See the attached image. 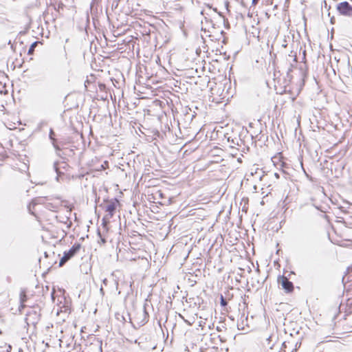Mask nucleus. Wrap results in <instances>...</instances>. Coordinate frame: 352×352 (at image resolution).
I'll return each mask as SVG.
<instances>
[{"label":"nucleus","mask_w":352,"mask_h":352,"mask_svg":"<svg viewBox=\"0 0 352 352\" xmlns=\"http://www.w3.org/2000/svg\"><path fill=\"white\" fill-rule=\"evenodd\" d=\"M61 206V203L60 201L57 202H46L45 203V208L49 210L56 212L59 207Z\"/></svg>","instance_id":"0eeeda50"},{"label":"nucleus","mask_w":352,"mask_h":352,"mask_svg":"<svg viewBox=\"0 0 352 352\" xmlns=\"http://www.w3.org/2000/svg\"><path fill=\"white\" fill-rule=\"evenodd\" d=\"M294 67H292L291 65L289 64V67L288 68L287 72V74L288 76H289L290 72H292V69H293Z\"/></svg>","instance_id":"a211bd4d"},{"label":"nucleus","mask_w":352,"mask_h":352,"mask_svg":"<svg viewBox=\"0 0 352 352\" xmlns=\"http://www.w3.org/2000/svg\"><path fill=\"white\" fill-rule=\"evenodd\" d=\"M107 282H108V280H107V278H104V279L102 280V283H103V284H104V285H107Z\"/></svg>","instance_id":"4be33fe9"},{"label":"nucleus","mask_w":352,"mask_h":352,"mask_svg":"<svg viewBox=\"0 0 352 352\" xmlns=\"http://www.w3.org/2000/svg\"><path fill=\"white\" fill-rule=\"evenodd\" d=\"M27 300H28V297L25 294V290L21 291L20 296H19L20 305L19 307V311L20 312H21L22 310L28 306L25 304V302H27Z\"/></svg>","instance_id":"39448f33"},{"label":"nucleus","mask_w":352,"mask_h":352,"mask_svg":"<svg viewBox=\"0 0 352 352\" xmlns=\"http://www.w3.org/2000/svg\"><path fill=\"white\" fill-rule=\"evenodd\" d=\"M278 283L287 293L292 292L294 290L293 283L291 282L289 278L285 276H279L278 278Z\"/></svg>","instance_id":"7ed1b4c3"},{"label":"nucleus","mask_w":352,"mask_h":352,"mask_svg":"<svg viewBox=\"0 0 352 352\" xmlns=\"http://www.w3.org/2000/svg\"><path fill=\"white\" fill-rule=\"evenodd\" d=\"M289 0H285V3H287L289 2Z\"/></svg>","instance_id":"4c0bfd02"},{"label":"nucleus","mask_w":352,"mask_h":352,"mask_svg":"<svg viewBox=\"0 0 352 352\" xmlns=\"http://www.w3.org/2000/svg\"><path fill=\"white\" fill-rule=\"evenodd\" d=\"M28 306L26 307H28V309H30V307H31V304L27 305Z\"/></svg>","instance_id":"c756f323"},{"label":"nucleus","mask_w":352,"mask_h":352,"mask_svg":"<svg viewBox=\"0 0 352 352\" xmlns=\"http://www.w3.org/2000/svg\"><path fill=\"white\" fill-rule=\"evenodd\" d=\"M220 303L222 307H226L228 305L227 300L224 298L223 295H221L220 297Z\"/></svg>","instance_id":"4468645a"},{"label":"nucleus","mask_w":352,"mask_h":352,"mask_svg":"<svg viewBox=\"0 0 352 352\" xmlns=\"http://www.w3.org/2000/svg\"><path fill=\"white\" fill-rule=\"evenodd\" d=\"M2 334V331L0 329V335Z\"/></svg>","instance_id":"e433bc0d"},{"label":"nucleus","mask_w":352,"mask_h":352,"mask_svg":"<svg viewBox=\"0 0 352 352\" xmlns=\"http://www.w3.org/2000/svg\"><path fill=\"white\" fill-rule=\"evenodd\" d=\"M65 219H66V221H64V219H62V220H60V222H62V223H66L67 221H69V225L67 226V227H68V228H69V227L71 226V225H72V221H69V218L68 217H66V218H65Z\"/></svg>","instance_id":"f3484780"},{"label":"nucleus","mask_w":352,"mask_h":352,"mask_svg":"<svg viewBox=\"0 0 352 352\" xmlns=\"http://www.w3.org/2000/svg\"><path fill=\"white\" fill-rule=\"evenodd\" d=\"M302 169H303V171H304V173H305V174L306 177H307L308 179H309L310 180H311V177H310V176H309V175L306 173V171L305 170V169H304L303 168H302Z\"/></svg>","instance_id":"aec40b11"},{"label":"nucleus","mask_w":352,"mask_h":352,"mask_svg":"<svg viewBox=\"0 0 352 352\" xmlns=\"http://www.w3.org/2000/svg\"><path fill=\"white\" fill-rule=\"evenodd\" d=\"M69 259L67 257V255L63 254V257L60 258L59 262V266H63L65 263H66Z\"/></svg>","instance_id":"9b49d317"},{"label":"nucleus","mask_w":352,"mask_h":352,"mask_svg":"<svg viewBox=\"0 0 352 352\" xmlns=\"http://www.w3.org/2000/svg\"><path fill=\"white\" fill-rule=\"evenodd\" d=\"M104 219H105V217H104V218L102 219L103 224L105 223Z\"/></svg>","instance_id":"2f4dec72"},{"label":"nucleus","mask_w":352,"mask_h":352,"mask_svg":"<svg viewBox=\"0 0 352 352\" xmlns=\"http://www.w3.org/2000/svg\"><path fill=\"white\" fill-rule=\"evenodd\" d=\"M305 53H306V52H305V50H304L303 51V58H302L303 60H305Z\"/></svg>","instance_id":"5701e85b"},{"label":"nucleus","mask_w":352,"mask_h":352,"mask_svg":"<svg viewBox=\"0 0 352 352\" xmlns=\"http://www.w3.org/2000/svg\"><path fill=\"white\" fill-rule=\"evenodd\" d=\"M80 248V243H76L68 251L64 252L63 254L67 255V257L69 259H71L79 252Z\"/></svg>","instance_id":"20e7f679"},{"label":"nucleus","mask_w":352,"mask_h":352,"mask_svg":"<svg viewBox=\"0 0 352 352\" xmlns=\"http://www.w3.org/2000/svg\"><path fill=\"white\" fill-rule=\"evenodd\" d=\"M216 329L218 331H221V328L219 327H217Z\"/></svg>","instance_id":"a878e982"},{"label":"nucleus","mask_w":352,"mask_h":352,"mask_svg":"<svg viewBox=\"0 0 352 352\" xmlns=\"http://www.w3.org/2000/svg\"><path fill=\"white\" fill-rule=\"evenodd\" d=\"M294 351H296V348L294 349V350H292V352H294Z\"/></svg>","instance_id":"f704fd0d"},{"label":"nucleus","mask_w":352,"mask_h":352,"mask_svg":"<svg viewBox=\"0 0 352 352\" xmlns=\"http://www.w3.org/2000/svg\"><path fill=\"white\" fill-rule=\"evenodd\" d=\"M294 351H296V348L294 349V350H292V352H294Z\"/></svg>","instance_id":"72a5a7b5"},{"label":"nucleus","mask_w":352,"mask_h":352,"mask_svg":"<svg viewBox=\"0 0 352 352\" xmlns=\"http://www.w3.org/2000/svg\"><path fill=\"white\" fill-rule=\"evenodd\" d=\"M58 164V162H55L53 165L54 169L58 175H59V174L60 173L59 171Z\"/></svg>","instance_id":"ddd939ff"},{"label":"nucleus","mask_w":352,"mask_h":352,"mask_svg":"<svg viewBox=\"0 0 352 352\" xmlns=\"http://www.w3.org/2000/svg\"><path fill=\"white\" fill-rule=\"evenodd\" d=\"M43 199H45V200H51V199H49L47 197H45L43 198H42Z\"/></svg>","instance_id":"393cba45"},{"label":"nucleus","mask_w":352,"mask_h":352,"mask_svg":"<svg viewBox=\"0 0 352 352\" xmlns=\"http://www.w3.org/2000/svg\"><path fill=\"white\" fill-rule=\"evenodd\" d=\"M243 325V323L241 324L238 322L237 324V327H238V329H243V327L242 326Z\"/></svg>","instance_id":"412c9836"},{"label":"nucleus","mask_w":352,"mask_h":352,"mask_svg":"<svg viewBox=\"0 0 352 352\" xmlns=\"http://www.w3.org/2000/svg\"><path fill=\"white\" fill-rule=\"evenodd\" d=\"M324 6H325V7H327V1H324Z\"/></svg>","instance_id":"c85d7f7f"},{"label":"nucleus","mask_w":352,"mask_h":352,"mask_svg":"<svg viewBox=\"0 0 352 352\" xmlns=\"http://www.w3.org/2000/svg\"><path fill=\"white\" fill-rule=\"evenodd\" d=\"M283 346L285 347V342L283 343Z\"/></svg>","instance_id":"473e14b6"},{"label":"nucleus","mask_w":352,"mask_h":352,"mask_svg":"<svg viewBox=\"0 0 352 352\" xmlns=\"http://www.w3.org/2000/svg\"><path fill=\"white\" fill-rule=\"evenodd\" d=\"M337 10L340 15L352 17V6L347 1H343L337 5Z\"/></svg>","instance_id":"f03ea898"},{"label":"nucleus","mask_w":352,"mask_h":352,"mask_svg":"<svg viewBox=\"0 0 352 352\" xmlns=\"http://www.w3.org/2000/svg\"><path fill=\"white\" fill-rule=\"evenodd\" d=\"M36 45H37V42H36V41L34 42V43L31 45V46H30V49H29V50H28V54H32V52L34 50V47H35V46H36Z\"/></svg>","instance_id":"2eb2a0df"},{"label":"nucleus","mask_w":352,"mask_h":352,"mask_svg":"<svg viewBox=\"0 0 352 352\" xmlns=\"http://www.w3.org/2000/svg\"><path fill=\"white\" fill-rule=\"evenodd\" d=\"M100 292H101V293H102V294L104 293V292H103V288H102V287H101V288L100 289Z\"/></svg>","instance_id":"cd10ccee"},{"label":"nucleus","mask_w":352,"mask_h":352,"mask_svg":"<svg viewBox=\"0 0 352 352\" xmlns=\"http://www.w3.org/2000/svg\"><path fill=\"white\" fill-rule=\"evenodd\" d=\"M12 350V346L6 342H0V352H10Z\"/></svg>","instance_id":"9d476101"},{"label":"nucleus","mask_w":352,"mask_h":352,"mask_svg":"<svg viewBox=\"0 0 352 352\" xmlns=\"http://www.w3.org/2000/svg\"><path fill=\"white\" fill-rule=\"evenodd\" d=\"M346 305L349 307L350 311H352V298H349L347 300Z\"/></svg>","instance_id":"dca6fc26"},{"label":"nucleus","mask_w":352,"mask_h":352,"mask_svg":"<svg viewBox=\"0 0 352 352\" xmlns=\"http://www.w3.org/2000/svg\"><path fill=\"white\" fill-rule=\"evenodd\" d=\"M143 314H144V319L142 320V324H145L146 322H147L148 321V313L146 312V308L144 307V311H143Z\"/></svg>","instance_id":"f8f14e48"},{"label":"nucleus","mask_w":352,"mask_h":352,"mask_svg":"<svg viewBox=\"0 0 352 352\" xmlns=\"http://www.w3.org/2000/svg\"><path fill=\"white\" fill-rule=\"evenodd\" d=\"M287 61L291 65L292 67H295L297 63V54L293 50L288 54Z\"/></svg>","instance_id":"6e6552de"},{"label":"nucleus","mask_w":352,"mask_h":352,"mask_svg":"<svg viewBox=\"0 0 352 352\" xmlns=\"http://www.w3.org/2000/svg\"><path fill=\"white\" fill-rule=\"evenodd\" d=\"M294 351H296V348L294 349V350H292V352H294Z\"/></svg>","instance_id":"c9c22d12"},{"label":"nucleus","mask_w":352,"mask_h":352,"mask_svg":"<svg viewBox=\"0 0 352 352\" xmlns=\"http://www.w3.org/2000/svg\"><path fill=\"white\" fill-rule=\"evenodd\" d=\"M116 208V203L110 202L105 206V211L108 213L106 216L107 219L113 217Z\"/></svg>","instance_id":"423d86ee"},{"label":"nucleus","mask_w":352,"mask_h":352,"mask_svg":"<svg viewBox=\"0 0 352 352\" xmlns=\"http://www.w3.org/2000/svg\"><path fill=\"white\" fill-rule=\"evenodd\" d=\"M41 308L38 305H34L30 307L25 314V321L28 327H35L40 320L41 318Z\"/></svg>","instance_id":"f257e3e1"},{"label":"nucleus","mask_w":352,"mask_h":352,"mask_svg":"<svg viewBox=\"0 0 352 352\" xmlns=\"http://www.w3.org/2000/svg\"><path fill=\"white\" fill-rule=\"evenodd\" d=\"M54 135H55V133H54L53 129H50V134H49V138L52 140V144H53L54 148L56 151H60V147L56 144V140L55 139Z\"/></svg>","instance_id":"1a4fd4ad"},{"label":"nucleus","mask_w":352,"mask_h":352,"mask_svg":"<svg viewBox=\"0 0 352 352\" xmlns=\"http://www.w3.org/2000/svg\"><path fill=\"white\" fill-rule=\"evenodd\" d=\"M100 89H103L105 87V85H100Z\"/></svg>","instance_id":"bb28decb"},{"label":"nucleus","mask_w":352,"mask_h":352,"mask_svg":"<svg viewBox=\"0 0 352 352\" xmlns=\"http://www.w3.org/2000/svg\"><path fill=\"white\" fill-rule=\"evenodd\" d=\"M195 116V114H192L190 116H189V117L190 118L191 120H192V118Z\"/></svg>","instance_id":"b1692460"},{"label":"nucleus","mask_w":352,"mask_h":352,"mask_svg":"<svg viewBox=\"0 0 352 352\" xmlns=\"http://www.w3.org/2000/svg\"><path fill=\"white\" fill-rule=\"evenodd\" d=\"M44 254H45V257H47V256H48V255H47V252H45V253H44Z\"/></svg>","instance_id":"7c9ffc66"},{"label":"nucleus","mask_w":352,"mask_h":352,"mask_svg":"<svg viewBox=\"0 0 352 352\" xmlns=\"http://www.w3.org/2000/svg\"><path fill=\"white\" fill-rule=\"evenodd\" d=\"M259 0H252V3L253 6H256L258 3Z\"/></svg>","instance_id":"6ab92c4d"}]
</instances>
